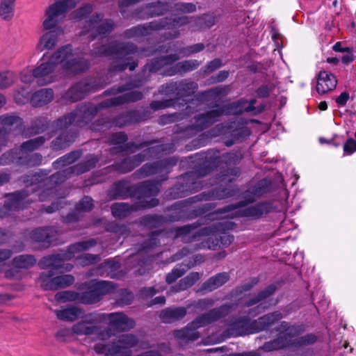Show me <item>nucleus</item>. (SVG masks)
Returning <instances> with one entry per match:
<instances>
[{
	"label": "nucleus",
	"instance_id": "1",
	"mask_svg": "<svg viewBox=\"0 0 356 356\" xmlns=\"http://www.w3.org/2000/svg\"><path fill=\"white\" fill-rule=\"evenodd\" d=\"M95 244L96 241L94 239L78 242L71 245L67 252L62 255H50L43 257L39 261L38 266L41 269L49 270L42 273L38 278V283L41 288L46 291H54L71 285L74 281L72 275H63L54 277L56 272L70 271L72 266L68 264L65 265L63 261L73 258H75L77 264L83 266L97 262L99 259L97 255L84 254L76 256V254L87 250Z\"/></svg>",
	"mask_w": 356,
	"mask_h": 356
},
{
	"label": "nucleus",
	"instance_id": "2",
	"mask_svg": "<svg viewBox=\"0 0 356 356\" xmlns=\"http://www.w3.org/2000/svg\"><path fill=\"white\" fill-rule=\"evenodd\" d=\"M88 67V62L78 57L72 52V47L67 45L49 58L44 56L42 63L31 72V74L28 76L24 72L21 79L23 82H31L33 79H35L39 85H47L56 80L58 71L62 70L65 74H72L85 71Z\"/></svg>",
	"mask_w": 356,
	"mask_h": 356
},
{
	"label": "nucleus",
	"instance_id": "3",
	"mask_svg": "<svg viewBox=\"0 0 356 356\" xmlns=\"http://www.w3.org/2000/svg\"><path fill=\"white\" fill-rule=\"evenodd\" d=\"M270 210V205L268 203H261L254 206L245 207V204L238 205L228 206L222 210L209 213V218L211 220H217L211 225L205 227L200 229L198 236L195 235L190 226H184L176 229L175 238L183 237L186 240V237L193 236L196 238L199 236H206L215 235L216 234L232 229L234 225L229 221L227 218L236 217H248L252 218H258L264 214H266Z\"/></svg>",
	"mask_w": 356,
	"mask_h": 356
},
{
	"label": "nucleus",
	"instance_id": "4",
	"mask_svg": "<svg viewBox=\"0 0 356 356\" xmlns=\"http://www.w3.org/2000/svg\"><path fill=\"white\" fill-rule=\"evenodd\" d=\"M76 4L75 0H57L48 8L43 27L49 31L43 34L40 40L38 48L40 51L51 49L56 44L59 37L63 34V31L56 26L65 13L75 7Z\"/></svg>",
	"mask_w": 356,
	"mask_h": 356
},
{
	"label": "nucleus",
	"instance_id": "5",
	"mask_svg": "<svg viewBox=\"0 0 356 356\" xmlns=\"http://www.w3.org/2000/svg\"><path fill=\"white\" fill-rule=\"evenodd\" d=\"M88 291L80 294L71 291L57 293L55 298L59 301H76L83 304H93L101 297L114 291L115 286L111 282L92 280L87 284Z\"/></svg>",
	"mask_w": 356,
	"mask_h": 356
},
{
	"label": "nucleus",
	"instance_id": "6",
	"mask_svg": "<svg viewBox=\"0 0 356 356\" xmlns=\"http://www.w3.org/2000/svg\"><path fill=\"white\" fill-rule=\"evenodd\" d=\"M255 102V99H252L249 102L245 99H241L238 102L233 103L227 106H217L215 109L199 115L195 119V128L197 130H202L214 123L218 118L223 114L238 115L244 111H251Z\"/></svg>",
	"mask_w": 356,
	"mask_h": 356
},
{
	"label": "nucleus",
	"instance_id": "7",
	"mask_svg": "<svg viewBox=\"0 0 356 356\" xmlns=\"http://www.w3.org/2000/svg\"><path fill=\"white\" fill-rule=\"evenodd\" d=\"M282 317L281 313L276 312L265 315L253 322H250L246 317L242 318L229 323L228 330L233 336L258 332L281 319Z\"/></svg>",
	"mask_w": 356,
	"mask_h": 356
},
{
	"label": "nucleus",
	"instance_id": "8",
	"mask_svg": "<svg viewBox=\"0 0 356 356\" xmlns=\"http://www.w3.org/2000/svg\"><path fill=\"white\" fill-rule=\"evenodd\" d=\"M229 309V307L225 305L199 316L185 329L177 331L175 332V337L186 341L196 340L199 338V333L195 330L196 329L205 326L218 319L223 314L228 313Z\"/></svg>",
	"mask_w": 356,
	"mask_h": 356
},
{
	"label": "nucleus",
	"instance_id": "9",
	"mask_svg": "<svg viewBox=\"0 0 356 356\" xmlns=\"http://www.w3.org/2000/svg\"><path fill=\"white\" fill-rule=\"evenodd\" d=\"M96 54L98 55H104L109 56L112 54H115L117 56L116 63L119 65L118 66L114 67L113 70H123L129 67L131 71L135 70L137 67V63L133 62L129 63L128 60L132 59V56L131 55L137 54L141 56H149L150 54H146L143 52H138L136 50V48L133 45H127L126 47H118L117 44H113L108 49L102 47L95 51Z\"/></svg>",
	"mask_w": 356,
	"mask_h": 356
},
{
	"label": "nucleus",
	"instance_id": "10",
	"mask_svg": "<svg viewBox=\"0 0 356 356\" xmlns=\"http://www.w3.org/2000/svg\"><path fill=\"white\" fill-rule=\"evenodd\" d=\"M104 323V316L101 313H91L83 316L82 321L75 323L72 330L77 335H95L99 339L108 338L111 334L102 332L97 324Z\"/></svg>",
	"mask_w": 356,
	"mask_h": 356
},
{
	"label": "nucleus",
	"instance_id": "11",
	"mask_svg": "<svg viewBox=\"0 0 356 356\" xmlns=\"http://www.w3.org/2000/svg\"><path fill=\"white\" fill-rule=\"evenodd\" d=\"M192 20H190L188 17L186 16H180L177 17H175L172 22H166L165 24H157L156 22H152L149 24L148 27L145 26H137L134 27L131 29L128 30L126 32V35L128 37H135L140 35H147L149 34V29H166L169 31V36L167 37L168 39L171 38H177L179 33L178 31V29L181 26L191 23Z\"/></svg>",
	"mask_w": 356,
	"mask_h": 356
},
{
	"label": "nucleus",
	"instance_id": "12",
	"mask_svg": "<svg viewBox=\"0 0 356 356\" xmlns=\"http://www.w3.org/2000/svg\"><path fill=\"white\" fill-rule=\"evenodd\" d=\"M281 326L282 329L286 331V334H284L285 339L284 340L282 337H281L274 340L272 342L273 348H282L289 346H305L313 343L316 340V336L312 334L292 339V337L298 334V329L294 326L288 327V324L285 322H282Z\"/></svg>",
	"mask_w": 356,
	"mask_h": 356
},
{
	"label": "nucleus",
	"instance_id": "13",
	"mask_svg": "<svg viewBox=\"0 0 356 356\" xmlns=\"http://www.w3.org/2000/svg\"><path fill=\"white\" fill-rule=\"evenodd\" d=\"M97 112V107L91 104L82 105L69 115L58 120L56 122V127L62 129L67 128L73 123L81 126L82 122L90 120Z\"/></svg>",
	"mask_w": 356,
	"mask_h": 356
},
{
	"label": "nucleus",
	"instance_id": "14",
	"mask_svg": "<svg viewBox=\"0 0 356 356\" xmlns=\"http://www.w3.org/2000/svg\"><path fill=\"white\" fill-rule=\"evenodd\" d=\"M113 28V24L111 20H103L100 15H97L88 21H86L83 26L82 35L90 33L92 38H95L98 35H105L111 31Z\"/></svg>",
	"mask_w": 356,
	"mask_h": 356
},
{
	"label": "nucleus",
	"instance_id": "15",
	"mask_svg": "<svg viewBox=\"0 0 356 356\" xmlns=\"http://www.w3.org/2000/svg\"><path fill=\"white\" fill-rule=\"evenodd\" d=\"M44 138L42 136L28 140L22 144L19 152H22V161L24 165L31 166L40 165L42 161V157L38 154H30L29 152L33 151L40 146L44 142Z\"/></svg>",
	"mask_w": 356,
	"mask_h": 356
},
{
	"label": "nucleus",
	"instance_id": "16",
	"mask_svg": "<svg viewBox=\"0 0 356 356\" xmlns=\"http://www.w3.org/2000/svg\"><path fill=\"white\" fill-rule=\"evenodd\" d=\"M36 259L31 255L24 254L16 257L13 260V268L6 270L5 277L8 279H20L22 277V269L33 266Z\"/></svg>",
	"mask_w": 356,
	"mask_h": 356
},
{
	"label": "nucleus",
	"instance_id": "17",
	"mask_svg": "<svg viewBox=\"0 0 356 356\" xmlns=\"http://www.w3.org/2000/svg\"><path fill=\"white\" fill-rule=\"evenodd\" d=\"M29 199L24 192L11 194L8 196L3 207L0 208V218H5L12 211H18L26 208Z\"/></svg>",
	"mask_w": 356,
	"mask_h": 356
},
{
	"label": "nucleus",
	"instance_id": "18",
	"mask_svg": "<svg viewBox=\"0 0 356 356\" xmlns=\"http://www.w3.org/2000/svg\"><path fill=\"white\" fill-rule=\"evenodd\" d=\"M104 316V323H108L111 329L117 331L129 330L134 326L132 319L122 313L101 314Z\"/></svg>",
	"mask_w": 356,
	"mask_h": 356
},
{
	"label": "nucleus",
	"instance_id": "19",
	"mask_svg": "<svg viewBox=\"0 0 356 356\" xmlns=\"http://www.w3.org/2000/svg\"><path fill=\"white\" fill-rule=\"evenodd\" d=\"M337 79L334 74L325 70L320 71L318 75L316 91L323 95L335 89Z\"/></svg>",
	"mask_w": 356,
	"mask_h": 356
},
{
	"label": "nucleus",
	"instance_id": "20",
	"mask_svg": "<svg viewBox=\"0 0 356 356\" xmlns=\"http://www.w3.org/2000/svg\"><path fill=\"white\" fill-rule=\"evenodd\" d=\"M197 86L193 82L170 83L165 86L166 95L176 94L179 97H186L195 92Z\"/></svg>",
	"mask_w": 356,
	"mask_h": 356
},
{
	"label": "nucleus",
	"instance_id": "21",
	"mask_svg": "<svg viewBox=\"0 0 356 356\" xmlns=\"http://www.w3.org/2000/svg\"><path fill=\"white\" fill-rule=\"evenodd\" d=\"M57 318L65 321H74L83 314V310L76 306H69L55 310Z\"/></svg>",
	"mask_w": 356,
	"mask_h": 356
},
{
	"label": "nucleus",
	"instance_id": "22",
	"mask_svg": "<svg viewBox=\"0 0 356 356\" xmlns=\"http://www.w3.org/2000/svg\"><path fill=\"white\" fill-rule=\"evenodd\" d=\"M55 230L52 227L38 228L34 229L31 234V238L38 242H45L48 244L52 243L55 241Z\"/></svg>",
	"mask_w": 356,
	"mask_h": 356
},
{
	"label": "nucleus",
	"instance_id": "23",
	"mask_svg": "<svg viewBox=\"0 0 356 356\" xmlns=\"http://www.w3.org/2000/svg\"><path fill=\"white\" fill-rule=\"evenodd\" d=\"M90 90V87L86 83L81 82L72 86L67 92L65 98L72 102H76L83 98Z\"/></svg>",
	"mask_w": 356,
	"mask_h": 356
},
{
	"label": "nucleus",
	"instance_id": "24",
	"mask_svg": "<svg viewBox=\"0 0 356 356\" xmlns=\"http://www.w3.org/2000/svg\"><path fill=\"white\" fill-rule=\"evenodd\" d=\"M54 97L51 89L44 88L35 92L31 98V103L33 106H42L50 102Z\"/></svg>",
	"mask_w": 356,
	"mask_h": 356
},
{
	"label": "nucleus",
	"instance_id": "25",
	"mask_svg": "<svg viewBox=\"0 0 356 356\" xmlns=\"http://www.w3.org/2000/svg\"><path fill=\"white\" fill-rule=\"evenodd\" d=\"M127 138L123 133H116L113 134L110 138L111 145H113L111 149L113 154L128 152V145H125Z\"/></svg>",
	"mask_w": 356,
	"mask_h": 356
},
{
	"label": "nucleus",
	"instance_id": "26",
	"mask_svg": "<svg viewBox=\"0 0 356 356\" xmlns=\"http://www.w3.org/2000/svg\"><path fill=\"white\" fill-rule=\"evenodd\" d=\"M143 94L138 91H130L127 93L120 95L108 100L109 103L106 102V106L119 105L129 102H135L142 99Z\"/></svg>",
	"mask_w": 356,
	"mask_h": 356
},
{
	"label": "nucleus",
	"instance_id": "27",
	"mask_svg": "<svg viewBox=\"0 0 356 356\" xmlns=\"http://www.w3.org/2000/svg\"><path fill=\"white\" fill-rule=\"evenodd\" d=\"M186 314L184 307L168 308L162 311L160 318L164 323H171L182 318Z\"/></svg>",
	"mask_w": 356,
	"mask_h": 356
},
{
	"label": "nucleus",
	"instance_id": "28",
	"mask_svg": "<svg viewBox=\"0 0 356 356\" xmlns=\"http://www.w3.org/2000/svg\"><path fill=\"white\" fill-rule=\"evenodd\" d=\"M179 56L177 54H169L168 56H161L157 60L152 62L151 64H147L145 67V71L149 72H155L159 70L162 67L165 65L170 64L171 63L178 60Z\"/></svg>",
	"mask_w": 356,
	"mask_h": 356
},
{
	"label": "nucleus",
	"instance_id": "29",
	"mask_svg": "<svg viewBox=\"0 0 356 356\" xmlns=\"http://www.w3.org/2000/svg\"><path fill=\"white\" fill-rule=\"evenodd\" d=\"M143 160L144 158L140 154L136 155L134 157H129L125 159L120 164H118L116 169L121 173H126L131 171Z\"/></svg>",
	"mask_w": 356,
	"mask_h": 356
},
{
	"label": "nucleus",
	"instance_id": "30",
	"mask_svg": "<svg viewBox=\"0 0 356 356\" xmlns=\"http://www.w3.org/2000/svg\"><path fill=\"white\" fill-rule=\"evenodd\" d=\"M229 275L227 273H218L211 277L203 285V289L207 291H213L227 282Z\"/></svg>",
	"mask_w": 356,
	"mask_h": 356
},
{
	"label": "nucleus",
	"instance_id": "31",
	"mask_svg": "<svg viewBox=\"0 0 356 356\" xmlns=\"http://www.w3.org/2000/svg\"><path fill=\"white\" fill-rule=\"evenodd\" d=\"M0 124L6 130L13 131L19 129L22 124V120L20 118L15 115H1L0 116Z\"/></svg>",
	"mask_w": 356,
	"mask_h": 356
},
{
	"label": "nucleus",
	"instance_id": "32",
	"mask_svg": "<svg viewBox=\"0 0 356 356\" xmlns=\"http://www.w3.org/2000/svg\"><path fill=\"white\" fill-rule=\"evenodd\" d=\"M19 149H13L10 152L4 153L0 157V164L7 165L13 162H16L19 164L24 163L22 161V152H19Z\"/></svg>",
	"mask_w": 356,
	"mask_h": 356
},
{
	"label": "nucleus",
	"instance_id": "33",
	"mask_svg": "<svg viewBox=\"0 0 356 356\" xmlns=\"http://www.w3.org/2000/svg\"><path fill=\"white\" fill-rule=\"evenodd\" d=\"M97 161V157L95 156L90 155L85 163L78 164L75 166L67 168L65 170L74 174H81L88 171L90 168L94 167Z\"/></svg>",
	"mask_w": 356,
	"mask_h": 356
},
{
	"label": "nucleus",
	"instance_id": "34",
	"mask_svg": "<svg viewBox=\"0 0 356 356\" xmlns=\"http://www.w3.org/2000/svg\"><path fill=\"white\" fill-rule=\"evenodd\" d=\"M15 0H1L0 5V16L5 20L10 19L14 15Z\"/></svg>",
	"mask_w": 356,
	"mask_h": 356
},
{
	"label": "nucleus",
	"instance_id": "35",
	"mask_svg": "<svg viewBox=\"0 0 356 356\" xmlns=\"http://www.w3.org/2000/svg\"><path fill=\"white\" fill-rule=\"evenodd\" d=\"M199 63L197 60H186L177 63L175 69L172 72L167 73V75L172 76L176 73H183L188 71H191L197 67Z\"/></svg>",
	"mask_w": 356,
	"mask_h": 356
},
{
	"label": "nucleus",
	"instance_id": "36",
	"mask_svg": "<svg viewBox=\"0 0 356 356\" xmlns=\"http://www.w3.org/2000/svg\"><path fill=\"white\" fill-rule=\"evenodd\" d=\"M200 278V275L197 272H193L190 273L185 278L180 280L177 289H175V291L181 290H186L188 287L193 285Z\"/></svg>",
	"mask_w": 356,
	"mask_h": 356
},
{
	"label": "nucleus",
	"instance_id": "37",
	"mask_svg": "<svg viewBox=\"0 0 356 356\" xmlns=\"http://www.w3.org/2000/svg\"><path fill=\"white\" fill-rule=\"evenodd\" d=\"M79 156L80 154L79 152H72L58 159L54 163V165L56 168H63L74 163Z\"/></svg>",
	"mask_w": 356,
	"mask_h": 356
},
{
	"label": "nucleus",
	"instance_id": "38",
	"mask_svg": "<svg viewBox=\"0 0 356 356\" xmlns=\"http://www.w3.org/2000/svg\"><path fill=\"white\" fill-rule=\"evenodd\" d=\"M131 211V207L126 203H115L111 207L112 214L116 218L127 216Z\"/></svg>",
	"mask_w": 356,
	"mask_h": 356
},
{
	"label": "nucleus",
	"instance_id": "39",
	"mask_svg": "<svg viewBox=\"0 0 356 356\" xmlns=\"http://www.w3.org/2000/svg\"><path fill=\"white\" fill-rule=\"evenodd\" d=\"M143 193L146 196H154L159 191V184L155 181H145L140 185Z\"/></svg>",
	"mask_w": 356,
	"mask_h": 356
},
{
	"label": "nucleus",
	"instance_id": "40",
	"mask_svg": "<svg viewBox=\"0 0 356 356\" xmlns=\"http://www.w3.org/2000/svg\"><path fill=\"white\" fill-rule=\"evenodd\" d=\"M275 287L274 285L268 286L264 291L259 293L257 297L248 301L246 303V306L250 307L254 305V304L261 302L263 300L266 299L269 296L272 295L275 292Z\"/></svg>",
	"mask_w": 356,
	"mask_h": 356
},
{
	"label": "nucleus",
	"instance_id": "41",
	"mask_svg": "<svg viewBox=\"0 0 356 356\" xmlns=\"http://www.w3.org/2000/svg\"><path fill=\"white\" fill-rule=\"evenodd\" d=\"M189 267H186L185 265H179V266L174 268L171 273L166 276V282L168 284H171L176 281L179 277H181L186 270Z\"/></svg>",
	"mask_w": 356,
	"mask_h": 356
},
{
	"label": "nucleus",
	"instance_id": "42",
	"mask_svg": "<svg viewBox=\"0 0 356 356\" xmlns=\"http://www.w3.org/2000/svg\"><path fill=\"white\" fill-rule=\"evenodd\" d=\"M15 74L9 71L0 73V89L11 86L15 81Z\"/></svg>",
	"mask_w": 356,
	"mask_h": 356
},
{
	"label": "nucleus",
	"instance_id": "43",
	"mask_svg": "<svg viewBox=\"0 0 356 356\" xmlns=\"http://www.w3.org/2000/svg\"><path fill=\"white\" fill-rule=\"evenodd\" d=\"M92 8L90 5L87 4L83 6L82 8L76 10L72 14V17L74 19L76 20H83L84 19L87 15L92 12Z\"/></svg>",
	"mask_w": 356,
	"mask_h": 356
},
{
	"label": "nucleus",
	"instance_id": "44",
	"mask_svg": "<svg viewBox=\"0 0 356 356\" xmlns=\"http://www.w3.org/2000/svg\"><path fill=\"white\" fill-rule=\"evenodd\" d=\"M204 49V45L201 43L195 44L194 45L189 46L186 48L179 50V54L184 56H187L191 54L197 53L201 51Z\"/></svg>",
	"mask_w": 356,
	"mask_h": 356
},
{
	"label": "nucleus",
	"instance_id": "45",
	"mask_svg": "<svg viewBox=\"0 0 356 356\" xmlns=\"http://www.w3.org/2000/svg\"><path fill=\"white\" fill-rule=\"evenodd\" d=\"M92 207V200L89 197H84L76 205V210L79 211H90Z\"/></svg>",
	"mask_w": 356,
	"mask_h": 356
},
{
	"label": "nucleus",
	"instance_id": "46",
	"mask_svg": "<svg viewBox=\"0 0 356 356\" xmlns=\"http://www.w3.org/2000/svg\"><path fill=\"white\" fill-rule=\"evenodd\" d=\"M175 9L181 13H193L195 11L196 6L193 3H177L175 4Z\"/></svg>",
	"mask_w": 356,
	"mask_h": 356
},
{
	"label": "nucleus",
	"instance_id": "47",
	"mask_svg": "<svg viewBox=\"0 0 356 356\" xmlns=\"http://www.w3.org/2000/svg\"><path fill=\"white\" fill-rule=\"evenodd\" d=\"M343 151L347 154H352L356 151V141L353 139H348L343 145Z\"/></svg>",
	"mask_w": 356,
	"mask_h": 356
},
{
	"label": "nucleus",
	"instance_id": "48",
	"mask_svg": "<svg viewBox=\"0 0 356 356\" xmlns=\"http://www.w3.org/2000/svg\"><path fill=\"white\" fill-rule=\"evenodd\" d=\"M159 165H160L159 163H156L155 165L146 164L142 168L141 170L145 176H148L156 173Z\"/></svg>",
	"mask_w": 356,
	"mask_h": 356
},
{
	"label": "nucleus",
	"instance_id": "49",
	"mask_svg": "<svg viewBox=\"0 0 356 356\" xmlns=\"http://www.w3.org/2000/svg\"><path fill=\"white\" fill-rule=\"evenodd\" d=\"M11 252L8 250H0V271L6 266V261L11 257Z\"/></svg>",
	"mask_w": 356,
	"mask_h": 356
},
{
	"label": "nucleus",
	"instance_id": "50",
	"mask_svg": "<svg viewBox=\"0 0 356 356\" xmlns=\"http://www.w3.org/2000/svg\"><path fill=\"white\" fill-rule=\"evenodd\" d=\"M172 104L171 101H169V100L156 101V102H153L151 104V107L155 110L156 109H161V108H165L169 107Z\"/></svg>",
	"mask_w": 356,
	"mask_h": 356
},
{
	"label": "nucleus",
	"instance_id": "51",
	"mask_svg": "<svg viewBox=\"0 0 356 356\" xmlns=\"http://www.w3.org/2000/svg\"><path fill=\"white\" fill-rule=\"evenodd\" d=\"M15 100L17 104H24L26 101L29 99V96L26 92L22 90V92H17L14 95Z\"/></svg>",
	"mask_w": 356,
	"mask_h": 356
},
{
	"label": "nucleus",
	"instance_id": "52",
	"mask_svg": "<svg viewBox=\"0 0 356 356\" xmlns=\"http://www.w3.org/2000/svg\"><path fill=\"white\" fill-rule=\"evenodd\" d=\"M154 10L151 13V15H159L163 13V11L166 10L168 6L159 2L156 5L154 6Z\"/></svg>",
	"mask_w": 356,
	"mask_h": 356
},
{
	"label": "nucleus",
	"instance_id": "53",
	"mask_svg": "<svg viewBox=\"0 0 356 356\" xmlns=\"http://www.w3.org/2000/svg\"><path fill=\"white\" fill-rule=\"evenodd\" d=\"M163 236V233L161 232H159V233H157L156 234H152V236H151V238H150V244L148 245L147 246L145 247L144 248V250L145 252H147L148 251V249H149L152 245H156V240H161V238H162Z\"/></svg>",
	"mask_w": 356,
	"mask_h": 356
},
{
	"label": "nucleus",
	"instance_id": "54",
	"mask_svg": "<svg viewBox=\"0 0 356 356\" xmlns=\"http://www.w3.org/2000/svg\"><path fill=\"white\" fill-rule=\"evenodd\" d=\"M265 303L261 302L259 305H257L256 307L250 309L248 312V315L250 316H255L258 314L261 313L262 311L264 310V309L266 307V306H264Z\"/></svg>",
	"mask_w": 356,
	"mask_h": 356
},
{
	"label": "nucleus",
	"instance_id": "55",
	"mask_svg": "<svg viewBox=\"0 0 356 356\" xmlns=\"http://www.w3.org/2000/svg\"><path fill=\"white\" fill-rule=\"evenodd\" d=\"M221 60L220 59H214L207 65V71L208 72H212L221 66Z\"/></svg>",
	"mask_w": 356,
	"mask_h": 356
},
{
	"label": "nucleus",
	"instance_id": "56",
	"mask_svg": "<svg viewBox=\"0 0 356 356\" xmlns=\"http://www.w3.org/2000/svg\"><path fill=\"white\" fill-rule=\"evenodd\" d=\"M227 94L225 88H216L208 92L209 96H219Z\"/></svg>",
	"mask_w": 356,
	"mask_h": 356
},
{
	"label": "nucleus",
	"instance_id": "57",
	"mask_svg": "<svg viewBox=\"0 0 356 356\" xmlns=\"http://www.w3.org/2000/svg\"><path fill=\"white\" fill-rule=\"evenodd\" d=\"M63 136H60L55 141L54 146H57L58 145V147H56V149H58V148H65L67 146H68L70 145V143H71L72 142V140H67V141L65 140L63 143L62 142L63 141Z\"/></svg>",
	"mask_w": 356,
	"mask_h": 356
},
{
	"label": "nucleus",
	"instance_id": "58",
	"mask_svg": "<svg viewBox=\"0 0 356 356\" xmlns=\"http://www.w3.org/2000/svg\"><path fill=\"white\" fill-rule=\"evenodd\" d=\"M349 99V94L343 92L336 99L337 103L339 106H344Z\"/></svg>",
	"mask_w": 356,
	"mask_h": 356
},
{
	"label": "nucleus",
	"instance_id": "59",
	"mask_svg": "<svg viewBox=\"0 0 356 356\" xmlns=\"http://www.w3.org/2000/svg\"><path fill=\"white\" fill-rule=\"evenodd\" d=\"M202 20L208 21V24H205L204 25L201 24V28H209L214 24V19L209 15H205L202 18H199V23H201Z\"/></svg>",
	"mask_w": 356,
	"mask_h": 356
},
{
	"label": "nucleus",
	"instance_id": "60",
	"mask_svg": "<svg viewBox=\"0 0 356 356\" xmlns=\"http://www.w3.org/2000/svg\"><path fill=\"white\" fill-rule=\"evenodd\" d=\"M347 52L346 54L343 55L342 57H341V61L344 63V64H348L351 62H353L354 60V56L352 52H350L348 49H346V51Z\"/></svg>",
	"mask_w": 356,
	"mask_h": 356
},
{
	"label": "nucleus",
	"instance_id": "61",
	"mask_svg": "<svg viewBox=\"0 0 356 356\" xmlns=\"http://www.w3.org/2000/svg\"><path fill=\"white\" fill-rule=\"evenodd\" d=\"M213 304V302L211 299L201 300L198 301V302L197 303V307L201 308L203 309L204 308L211 306Z\"/></svg>",
	"mask_w": 356,
	"mask_h": 356
},
{
	"label": "nucleus",
	"instance_id": "62",
	"mask_svg": "<svg viewBox=\"0 0 356 356\" xmlns=\"http://www.w3.org/2000/svg\"><path fill=\"white\" fill-rule=\"evenodd\" d=\"M232 195V193L229 191H227L226 190H223L220 193H216V194L213 193L212 197L217 199H222L229 196Z\"/></svg>",
	"mask_w": 356,
	"mask_h": 356
},
{
	"label": "nucleus",
	"instance_id": "63",
	"mask_svg": "<svg viewBox=\"0 0 356 356\" xmlns=\"http://www.w3.org/2000/svg\"><path fill=\"white\" fill-rule=\"evenodd\" d=\"M220 241L223 245L228 246L233 241V236L230 235H224L220 237Z\"/></svg>",
	"mask_w": 356,
	"mask_h": 356
},
{
	"label": "nucleus",
	"instance_id": "64",
	"mask_svg": "<svg viewBox=\"0 0 356 356\" xmlns=\"http://www.w3.org/2000/svg\"><path fill=\"white\" fill-rule=\"evenodd\" d=\"M228 75H229L228 72L220 71L216 77V81H218V82L223 81L224 80H225L227 78Z\"/></svg>",
	"mask_w": 356,
	"mask_h": 356
}]
</instances>
